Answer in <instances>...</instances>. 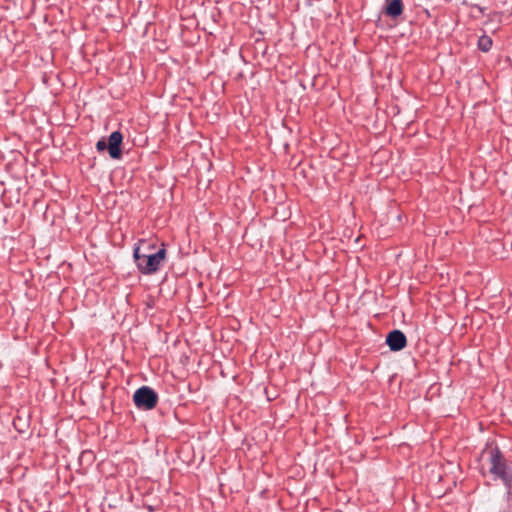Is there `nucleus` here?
<instances>
[{
  "label": "nucleus",
  "mask_w": 512,
  "mask_h": 512,
  "mask_svg": "<svg viewBox=\"0 0 512 512\" xmlns=\"http://www.w3.org/2000/svg\"><path fill=\"white\" fill-rule=\"evenodd\" d=\"M145 246L149 247V242L145 240L140 241V245L134 249V258L138 269L143 274H152L156 272L166 256L164 248L158 249L154 253H141Z\"/></svg>",
  "instance_id": "obj_1"
},
{
  "label": "nucleus",
  "mask_w": 512,
  "mask_h": 512,
  "mask_svg": "<svg viewBox=\"0 0 512 512\" xmlns=\"http://www.w3.org/2000/svg\"><path fill=\"white\" fill-rule=\"evenodd\" d=\"M489 473L494 475L495 478H499L505 485H508L510 482V476L508 475L506 469V461L498 448L491 449L489 451Z\"/></svg>",
  "instance_id": "obj_2"
},
{
  "label": "nucleus",
  "mask_w": 512,
  "mask_h": 512,
  "mask_svg": "<svg viewBox=\"0 0 512 512\" xmlns=\"http://www.w3.org/2000/svg\"><path fill=\"white\" fill-rule=\"evenodd\" d=\"M133 401L138 408L151 410L157 405L158 395L152 388L142 386L135 391Z\"/></svg>",
  "instance_id": "obj_3"
},
{
  "label": "nucleus",
  "mask_w": 512,
  "mask_h": 512,
  "mask_svg": "<svg viewBox=\"0 0 512 512\" xmlns=\"http://www.w3.org/2000/svg\"><path fill=\"white\" fill-rule=\"evenodd\" d=\"M386 344L392 351H400L407 345L405 334L400 330H393L386 337Z\"/></svg>",
  "instance_id": "obj_4"
},
{
  "label": "nucleus",
  "mask_w": 512,
  "mask_h": 512,
  "mask_svg": "<svg viewBox=\"0 0 512 512\" xmlns=\"http://www.w3.org/2000/svg\"><path fill=\"white\" fill-rule=\"evenodd\" d=\"M123 136L119 131H114L108 138V152L111 158L119 159L121 157V143Z\"/></svg>",
  "instance_id": "obj_5"
},
{
  "label": "nucleus",
  "mask_w": 512,
  "mask_h": 512,
  "mask_svg": "<svg viewBox=\"0 0 512 512\" xmlns=\"http://www.w3.org/2000/svg\"><path fill=\"white\" fill-rule=\"evenodd\" d=\"M403 12L402 0H386L385 13L390 17H398Z\"/></svg>",
  "instance_id": "obj_6"
},
{
  "label": "nucleus",
  "mask_w": 512,
  "mask_h": 512,
  "mask_svg": "<svg viewBox=\"0 0 512 512\" xmlns=\"http://www.w3.org/2000/svg\"><path fill=\"white\" fill-rule=\"evenodd\" d=\"M478 47L483 52H488L492 47V39L489 36L483 35L478 40Z\"/></svg>",
  "instance_id": "obj_7"
},
{
  "label": "nucleus",
  "mask_w": 512,
  "mask_h": 512,
  "mask_svg": "<svg viewBox=\"0 0 512 512\" xmlns=\"http://www.w3.org/2000/svg\"><path fill=\"white\" fill-rule=\"evenodd\" d=\"M96 148L98 151H104L105 149H108L107 143L104 140H99L96 144Z\"/></svg>",
  "instance_id": "obj_8"
},
{
  "label": "nucleus",
  "mask_w": 512,
  "mask_h": 512,
  "mask_svg": "<svg viewBox=\"0 0 512 512\" xmlns=\"http://www.w3.org/2000/svg\"><path fill=\"white\" fill-rule=\"evenodd\" d=\"M152 249H154V247L149 243V247L145 246V249H142L141 253H154Z\"/></svg>",
  "instance_id": "obj_9"
}]
</instances>
